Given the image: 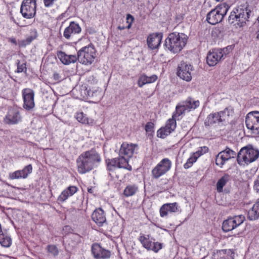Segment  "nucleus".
<instances>
[{
    "label": "nucleus",
    "mask_w": 259,
    "mask_h": 259,
    "mask_svg": "<svg viewBox=\"0 0 259 259\" xmlns=\"http://www.w3.org/2000/svg\"><path fill=\"white\" fill-rule=\"evenodd\" d=\"M163 247V244L158 242H153L152 246L150 250H152L154 252H158Z\"/></svg>",
    "instance_id": "obj_42"
},
{
    "label": "nucleus",
    "mask_w": 259,
    "mask_h": 259,
    "mask_svg": "<svg viewBox=\"0 0 259 259\" xmlns=\"http://www.w3.org/2000/svg\"><path fill=\"white\" fill-rule=\"evenodd\" d=\"M9 41L11 42V43H12L15 45H16L17 44V42L16 38H15L14 37L9 38Z\"/></svg>",
    "instance_id": "obj_51"
},
{
    "label": "nucleus",
    "mask_w": 259,
    "mask_h": 259,
    "mask_svg": "<svg viewBox=\"0 0 259 259\" xmlns=\"http://www.w3.org/2000/svg\"><path fill=\"white\" fill-rule=\"evenodd\" d=\"M177 117L173 116L166 121L165 126L159 128L157 132V136L164 139L166 137L174 132L177 126L176 119Z\"/></svg>",
    "instance_id": "obj_16"
},
{
    "label": "nucleus",
    "mask_w": 259,
    "mask_h": 259,
    "mask_svg": "<svg viewBox=\"0 0 259 259\" xmlns=\"http://www.w3.org/2000/svg\"><path fill=\"white\" fill-rule=\"evenodd\" d=\"M125 28V27H124V26H118L117 27V29H119V30H123Z\"/></svg>",
    "instance_id": "obj_52"
},
{
    "label": "nucleus",
    "mask_w": 259,
    "mask_h": 259,
    "mask_svg": "<svg viewBox=\"0 0 259 259\" xmlns=\"http://www.w3.org/2000/svg\"><path fill=\"white\" fill-rule=\"evenodd\" d=\"M32 172V166L28 164L25 166L22 170H17L9 175V178L11 180L25 179Z\"/></svg>",
    "instance_id": "obj_20"
},
{
    "label": "nucleus",
    "mask_w": 259,
    "mask_h": 259,
    "mask_svg": "<svg viewBox=\"0 0 259 259\" xmlns=\"http://www.w3.org/2000/svg\"><path fill=\"white\" fill-rule=\"evenodd\" d=\"M132 24H128V25L127 26L125 27V28H127V29H130L132 27Z\"/></svg>",
    "instance_id": "obj_54"
},
{
    "label": "nucleus",
    "mask_w": 259,
    "mask_h": 259,
    "mask_svg": "<svg viewBox=\"0 0 259 259\" xmlns=\"http://www.w3.org/2000/svg\"><path fill=\"white\" fill-rule=\"evenodd\" d=\"M188 36L184 33L174 32L168 34L164 46L166 49L174 54L180 52L186 46Z\"/></svg>",
    "instance_id": "obj_2"
},
{
    "label": "nucleus",
    "mask_w": 259,
    "mask_h": 259,
    "mask_svg": "<svg viewBox=\"0 0 259 259\" xmlns=\"http://www.w3.org/2000/svg\"><path fill=\"white\" fill-rule=\"evenodd\" d=\"M37 37V33L35 29L31 30L30 32V35L27 37L25 42V45H28L30 44L34 39H36Z\"/></svg>",
    "instance_id": "obj_39"
},
{
    "label": "nucleus",
    "mask_w": 259,
    "mask_h": 259,
    "mask_svg": "<svg viewBox=\"0 0 259 259\" xmlns=\"http://www.w3.org/2000/svg\"><path fill=\"white\" fill-rule=\"evenodd\" d=\"M231 47H227L223 49L212 50L207 54L206 61L210 66H214L217 65L223 58L224 55L229 53Z\"/></svg>",
    "instance_id": "obj_9"
},
{
    "label": "nucleus",
    "mask_w": 259,
    "mask_h": 259,
    "mask_svg": "<svg viewBox=\"0 0 259 259\" xmlns=\"http://www.w3.org/2000/svg\"><path fill=\"white\" fill-rule=\"evenodd\" d=\"M162 38V33H153L149 35L147 38V44L148 47L152 50L158 48L161 44Z\"/></svg>",
    "instance_id": "obj_23"
},
{
    "label": "nucleus",
    "mask_w": 259,
    "mask_h": 259,
    "mask_svg": "<svg viewBox=\"0 0 259 259\" xmlns=\"http://www.w3.org/2000/svg\"><path fill=\"white\" fill-rule=\"evenodd\" d=\"M233 252L231 249H222L217 251L212 259H233Z\"/></svg>",
    "instance_id": "obj_29"
},
{
    "label": "nucleus",
    "mask_w": 259,
    "mask_h": 259,
    "mask_svg": "<svg viewBox=\"0 0 259 259\" xmlns=\"http://www.w3.org/2000/svg\"><path fill=\"white\" fill-rule=\"evenodd\" d=\"M221 117V115H220L219 112L210 113L207 116L205 123H207L208 125L216 124H220L223 123Z\"/></svg>",
    "instance_id": "obj_28"
},
{
    "label": "nucleus",
    "mask_w": 259,
    "mask_h": 259,
    "mask_svg": "<svg viewBox=\"0 0 259 259\" xmlns=\"http://www.w3.org/2000/svg\"><path fill=\"white\" fill-rule=\"evenodd\" d=\"M47 252L50 255L56 256L59 254V250L55 245H49L47 247Z\"/></svg>",
    "instance_id": "obj_38"
},
{
    "label": "nucleus",
    "mask_w": 259,
    "mask_h": 259,
    "mask_svg": "<svg viewBox=\"0 0 259 259\" xmlns=\"http://www.w3.org/2000/svg\"><path fill=\"white\" fill-rule=\"evenodd\" d=\"M12 239L6 232L2 233L0 235V244L5 247H9L12 244Z\"/></svg>",
    "instance_id": "obj_35"
},
{
    "label": "nucleus",
    "mask_w": 259,
    "mask_h": 259,
    "mask_svg": "<svg viewBox=\"0 0 259 259\" xmlns=\"http://www.w3.org/2000/svg\"><path fill=\"white\" fill-rule=\"evenodd\" d=\"M229 8L230 7L226 3L218 6L207 14L206 20L211 25L221 22L226 15Z\"/></svg>",
    "instance_id": "obj_5"
},
{
    "label": "nucleus",
    "mask_w": 259,
    "mask_h": 259,
    "mask_svg": "<svg viewBox=\"0 0 259 259\" xmlns=\"http://www.w3.org/2000/svg\"><path fill=\"white\" fill-rule=\"evenodd\" d=\"M199 158V155H197L195 156L194 153H193L190 157L187 160L186 162L184 164V168L185 169H188L191 167L194 163H195L197 159Z\"/></svg>",
    "instance_id": "obj_37"
},
{
    "label": "nucleus",
    "mask_w": 259,
    "mask_h": 259,
    "mask_svg": "<svg viewBox=\"0 0 259 259\" xmlns=\"http://www.w3.org/2000/svg\"><path fill=\"white\" fill-rule=\"evenodd\" d=\"M17 70L15 71L17 73H21L23 72H26L27 68L26 64L25 62L21 63L20 61L18 60L17 62Z\"/></svg>",
    "instance_id": "obj_40"
},
{
    "label": "nucleus",
    "mask_w": 259,
    "mask_h": 259,
    "mask_svg": "<svg viewBox=\"0 0 259 259\" xmlns=\"http://www.w3.org/2000/svg\"><path fill=\"white\" fill-rule=\"evenodd\" d=\"M88 191H89V192H90L91 191V189H89V190H88Z\"/></svg>",
    "instance_id": "obj_55"
},
{
    "label": "nucleus",
    "mask_w": 259,
    "mask_h": 259,
    "mask_svg": "<svg viewBox=\"0 0 259 259\" xmlns=\"http://www.w3.org/2000/svg\"><path fill=\"white\" fill-rule=\"evenodd\" d=\"M77 60L84 65H90L96 57V50L93 46L89 45L80 49L77 52Z\"/></svg>",
    "instance_id": "obj_6"
},
{
    "label": "nucleus",
    "mask_w": 259,
    "mask_h": 259,
    "mask_svg": "<svg viewBox=\"0 0 259 259\" xmlns=\"http://www.w3.org/2000/svg\"><path fill=\"white\" fill-rule=\"evenodd\" d=\"M81 31L80 25L74 21H71L69 26L64 29L63 36L66 39H70L74 35L79 34Z\"/></svg>",
    "instance_id": "obj_21"
},
{
    "label": "nucleus",
    "mask_w": 259,
    "mask_h": 259,
    "mask_svg": "<svg viewBox=\"0 0 259 259\" xmlns=\"http://www.w3.org/2000/svg\"><path fill=\"white\" fill-rule=\"evenodd\" d=\"M220 115H221V118L223 122H228L230 117L233 115L234 111L231 107L226 108L224 110L219 112Z\"/></svg>",
    "instance_id": "obj_34"
},
{
    "label": "nucleus",
    "mask_w": 259,
    "mask_h": 259,
    "mask_svg": "<svg viewBox=\"0 0 259 259\" xmlns=\"http://www.w3.org/2000/svg\"><path fill=\"white\" fill-rule=\"evenodd\" d=\"M199 100L189 97L185 101L179 103L176 107L175 112L173 114V117H179L185 112H190L194 110L199 106Z\"/></svg>",
    "instance_id": "obj_7"
},
{
    "label": "nucleus",
    "mask_w": 259,
    "mask_h": 259,
    "mask_svg": "<svg viewBox=\"0 0 259 259\" xmlns=\"http://www.w3.org/2000/svg\"><path fill=\"white\" fill-rule=\"evenodd\" d=\"M126 19L127 23L131 24H132L134 21V17L129 14H127Z\"/></svg>",
    "instance_id": "obj_47"
},
{
    "label": "nucleus",
    "mask_w": 259,
    "mask_h": 259,
    "mask_svg": "<svg viewBox=\"0 0 259 259\" xmlns=\"http://www.w3.org/2000/svg\"><path fill=\"white\" fill-rule=\"evenodd\" d=\"M149 235L140 234L138 239L142 246L148 250H150L153 243L152 239H151Z\"/></svg>",
    "instance_id": "obj_30"
},
{
    "label": "nucleus",
    "mask_w": 259,
    "mask_h": 259,
    "mask_svg": "<svg viewBox=\"0 0 259 259\" xmlns=\"http://www.w3.org/2000/svg\"><path fill=\"white\" fill-rule=\"evenodd\" d=\"M57 1L58 0H44L45 6L48 8L51 7L54 5V3Z\"/></svg>",
    "instance_id": "obj_46"
},
{
    "label": "nucleus",
    "mask_w": 259,
    "mask_h": 259,
    "mask_svg": "<svg viewBox=\"0 0 259 259\" xmlns=\"http://www.w3.org/2000/svg\"><path fill=\"white\" fill-rule=\"evenodd\" d=\"M107 168L109 171H113L118 168L125 169L131 171L132 166L128 164V159L124 156H119L117 157L106 160Z\"/></svg>",
    "instance_id": "obj_8"
},
{
    "label": "nucleus",
    "mask_w": 259,
    "mask_h": 259,
    "mask_svg": "<svg viewBox=\"0 0 259 259\" xmlns=\"http://www.w3.org/2000/svg\"><path fill=\"white\" fill-rule=\"evenodd\" d=\"M92 219L93 221L99 226H103L106 221V219L103 210L99 208L96 209L92 213Z\"/></svg>",
    "instance_id": "obj_24"
},
{
    "label": "nucleus",
    "mask_w": 259,
    "mask_h": 259,
    "mask_svg": "<svg viewBox=\"0 0 259 259\" xmlns=\"http://www.w3.org/2000/svg\"><path fill=\"white\" fill-rule=\"evenodd\" d=\"M171 161L167 158L162 159L152 170L153 178L157 179L165 175L171 168Z\"/></svg>",
    "instance_id": "obj_10"
},
{
    "label": "nucleus",
    "mask_w": 259,
    "mask_h": 259,
    "mask_svg": "<svg viewBox=\"0 0 259 259\" xmlns=\"http://www.w3.org/2000/svg\"><path fill=\"white\" fill-rule=\"evenodd\" d=\"M251 11L246 6H240L234 9L228 19L229 22L235 27L244 26L248 21Z\"/></svg>",
    "instance_id": "obj_3"
},
{
    "label": "nucleus",
    "mask_w": 259,
    "mask_h": 259,
    "mask_svg": "<svg viewBox=\"0 0 259 259\" xmlns=\"http://www.w3.org/2000/svg\"><path fill=\"white\" fill-rule=\"evenodd\" d=\"M256 38L257 39H259V28H258L257 31H256Z\"/></svg>",
    "instance_id": "obj_53"
},
{
    "label": "nucleus",
    "mask_w": 259,
    "mask_h": 259,
    "mask_svg": "<svg viewBox=\"0 0 259 259\" xmlns=\"http://www.w3.org/2000/svg\"><path fill=\"white\" fill-rule=\"evenodd\" d=\"M249 220L253 221L259 218V199L254 204L248 212Z\"/></svg>",
    "instance_id": "obj_31"
},
{
    "label": "nucleus",
    "mask_w": 259,
    "mask_h": 259,
    "mask_svg": "<svg viewBox=\"0 0 259 259\" xmlns=\"http://www.w3.org/2000/svg\"><path fill=\"white\" fill-rule=\"evenodd\" d=\"M168 210L170 213L176 212L178 209V204L177 202L165 203Z\"/></svg>",
    "instance_id": "obj_41"
},
{
    "label": "nucleus",
    "mask_w": 259,
    "mask_h": 259,
    "mask_svg": "<svg viewBox=\"0 0 259 259\" xmlns=\"http://www.w3.org/2000/svg\"><path fill=\"white\" fill-rule=\"evenodd\" d=\"M92 253L95 259H108L111 256V252L103 248L98 243H94L92 245Z\"/></svg>",
    "instance_id": "obj_19"
},
{
    "label": "nucleus",
    "mask_w": 259,
    "mask_h": 259,
    "mask_svg": "<svg viewBox=\"0 0 259 259\" xmlns=\"http://www.w3.org/2000/svg\"><path fill=\"white\" fill-rule=\"evenodd\" d=\"M259 157V150L251 146L242 148L237 154V160L239 165L245 166L255 161Z\"/></svg>",
    "instance_id": "obj_4"
},
{
    "label": "nucleus",
    "mask_w": 259,
    "mask_h": 259,
    "mask_svg": "<svg viewBox=\"0 0 259 259\" xmlns=\"http://www.w3.org/2000/svg\"><path fill=\"white\" fill-rule=\"evenodd\" d=\"M208 151V148L206 146H203L200 147L199 149L194 153V155L196 156L197 155H199V157L202 155L203 154L207 153Z\"/></svg>",
    "instance_id": "obj_44"
},
{
    "label": "nucleus",
    "mask_w": 259,
    "mask_h": 259,
    "mask_svg": "<svg viewBox=\"0 0 259 259\" xmlns=\"http://www.w3.org/2000/svg\"><path fill=\"white\" fill-rule=\"evenodd\" d=\"M157 78L158 77L155 74L148 76L145 74H142L139 76L137 84L139 87L142 88L146 84L154 82L157 80Z\"/></svg>",
    "instance_id": "obj_27"
},
{
    "label": "nucleus",
    "mask_w": 259,
    "mask_h": 259,
    "mask_svg": "<svg viewBox=\"0 0 259 259\" xmlns=\"http://www.w3.org/2000/svg\"><path fill=\"white\" fill-rule=\"evenodd\" d=\"M137 148V145L136 144L123 143L119 150V155L120 156H126L129 160V158L132 157Z\"/></svg>",
    "instance_id": "obj_22"
},
{
    "label": "nucleus",
    "mask_w": 259,
    "mask_h": 259,
    "mask_svg": "<svg viewBox=\"0 0 259 259\" xmlns=\"http://www.w3.org/2000/svg\"><path fill=\"white\" fill-rule=\"evenodd\" d=\"M154 128V124L151 122H148L145 125V131L146 132H152Z\"/></svg>",
    "instance_id": "obj_45"
},
{
    "label": "nucleus",
    "mask_w": 259,
    "mask_h": 259,
    "mask_svg": "<svg viewBox=\"0 0 259 259\" xmlns=\"http://www.w3.org/2000/svg\"><path fill=\"white\" fill-rule=\"evenodd\" d=\"M76 119L80 123L84 124H92L93 123L92 119L88 117L87 115L82 112H76L75 115Z\"/></svg>",
    "instance_id": "obj_32"
},
{
    "label": "nucleus",
    "mask_w": 259,
    "mask_h": 259,
    "mask_svg": "<svg viewBox=\"0 0 259 259\" xmlns=\"http://www.w3.org/2000/svg\"><path fill=\"white\" fill-rule=\"evenodd\" d=\"M77 190L78 188L75 186H69L61 192L58 197V201L61 202H64L69 197L76 193Z\"/></svg>",
    "instance_id": "obj_26"
},
{
    "label": "nucleus",
    "mask_w": 259,
    "mask_h": 259,
    "mask_svg": "<svg viewBox=\"0 0 259 259\" xmlns=\"http://www.w3.org/2000/svg\"><path fill=\"white\" fill-rule=\"evenodd\" d=\"M236 152L226 147V149L219 152L215 157V164L222 167L227 161H228L232 158L235 157Z\"/></svg>",
    "instance_id": "obj_18"
},
{
    "label": "nucleus",
    "mask_w": 259,
    "mask_h": 259,
    "mask_svg": "<svg viewBox=\"0 0 259 259\" xmlns=\"http://www.w3.org/2000/svg\"><path fill=\"white\" fill-rule=\"evenodd\" d=\"M57 56L60 61L65 65L74 63L77 60V57L76 55H68L62 51L58 52Z\"/></svg>",
    "instance_id": "obj_25"
},
{
    "label": "nucleus",
    "mask_w": 259,
    "mask_h": 259,
    "mask_svg": "<svg viewBox=\"0 0 259 259\" xmlns=\"http://www.w3.org/2000/svg\"><path fill=\"white\" fill-rule=\"evenodd\" d=\"M22 121V116L19 109L16 108H10L4 118V122L9 125L18 124Z\"/></svg>",
    "instance_id": "obj_15"
},
{
    "label": "nucleus",
    "mask_w": 259,
    "mask_h": 259,
    "mask_svg": "<svg viewBox=\"0 0 259 259\" xmlns=\"http://www.w3.org/2000/svg\"><path fill=\"white\" fill-rule=\"evenodd\" d=\"M245 220V217L240 214L228 218L224 221L222 224V229L224 232H228L233 230L241 225Z\"/></svg>",
    "instance_id": "obj_13"
},
{
    "label": "nucleus",
    "mask_w": 259,
    "mask_h": 259,
    "mask_svg": "<svg viewBox=\"0 0 259 259\" xmlns=\"http://www.w3.org/2000/svg\"><path fill=\"white\" fill-rule=\"evenodd\" d=\"M254 189L256 192L259 193V175L254 182Z\"/></svg>",
    "instance_id": "obj_48"
},
{
    "label": "nucleus",
    "mask_w": 259,
    "mask_h": 259,
    "mask_svg": "<svg viewBox=\"0 0 259 259\" xmlns=\"http://www.w3.org/2000/svg\"><path fill=\"white\" fill-rule=\"evenodd\" d=\"M34 91L30 88H25L22 90L23 107L26 110L30 111L35 106Z\"/></svg>",
    "instance_id": "obj_14"
},
{
    "label": "nucleus",
    "mask_w": 259,
    "mask_h": 259,
    "mask_svg": "<svg viewBox=\"0 0 259 259\" xmlns=\"http://www.w3.org/2000/svg\"><path fill=\"white\" fill-rule=\"evenodd\" d=\"M139 187L136 184H130L125 187L123 194L126 197L133 196L137 193Z\"/></svg>",
    "instance_id": "obj_33"
},
{
    "label": "nucleus",
    "mask_w": 259,
    "mask_h": 259,
    "mask_svg": "<svg viewBox=\"0 0 259 259\" xmlns=\"http://www.w3.org/2000/svg\"><path fill=\"white\" fill-rule=\"evenodd\" d=\"M20 12L25 18L31 19L34 17L36 14L35 0H23L21 4Z\"/></svg>",
    "instance_id": "obj_12"
},
{
    "label": "nucleus",
    "mask_w": 259,
    "mask_h": 259,
    "mask_svg": "<svg viewBox=\"0 0 259 259\" xmlns=\"http://www.w3.org/2000/svg\"><path fill=\"white\" fill-rule=\"evenodd\" d=\"M230 180V176L228 174H225L217 182L216 185L217 190L218 192H223V187L226 185Z\"/></svg>",
    "instance_id": "obj_36"
},
{
    "label": "nucleus",
    "mask_w": 259,
    "mask_h": 259,
    "mask_svg": "<svg viewBox=\"0 0 259 259\" xmlns=\"http://www.w3.org/2000/svg\"><path fill=\"white\" fill-rule=\"evenodd\" d=\"M246 127L254 135L259 134V112L248 113L245 118Z\"/></svg>",
    "instance_id": "obj_11"
},
{
    "label": "nucleus",
    "mask_w": 259,
    "mask_h": 259,
    "mask_svg": "<svg viewBox=\"0 0 259 259\" xmlns=\"http://www.w3.org/2000/svg\"><path fill=\"white\" fill-rule=\"evenodd\" d=\"M169 212L167 205H166L165 204L162 205L160 208V216L162 218L166 217L168 215Z\"/></svg>",
    "instance_id": "obj_43"
},
{
    "label": "nucleus",
    "mask_w": 259,
    "mask_h": 259,
    "mask_svg": "<svg viewBox=\"0 0 259 259\" xmlns=\"http://www.w3.org/2000/svg\"><path fill=\"white\" fill-rule=\"evenodd\" d=\"M94 94H95V95H98L99 96V100L101 99V98H102L101 90H96L95 92H94L93 93V95H92L93 96H94Z\"/></svg>",
    "instance_id": "obj_49"
},
{
    "label": "nucleus",
    "mask_w": 259,
    "mask_h": 259,
    "mask_svg": "<svg viewBox=\"0 0 259 259\" xmlns=\"http://www.w3.org/2000/svg\"><path fill=\"white\" fill-rule=\"evenodd\" d=\"M101 155L94 149L82 152L76 159L77 171L85 174L97 167L101 163Z\"/></svg>",
    "instance_id": "obj_1"
},
{
    "label": "nucleus",
    "mask_w": 259,
    "mask_h": 259,
    "mask_svg": "<svg viewBox=\"0 0 259 259\" xmlns=\"http://www.w3.org/2000/svg\"><path fill=\"white\" fill-rule=\"evenodd\" d=\"M53 78L56 81H59L61 79V77L59 74L56 72L54 73Z\"/></svg>",
    "instance_id": "obj_50"
},
{
    "label": "nucleus",
    "mask_w": 259,
    "mask_h": 259,
    "mask_svg": "<svg viewBox=\"0 0 259 259\" xmlns=\"http://www.w3.org/2000/svg\"><path fill=\"white\" fill-rule=\"evenodd\" d=\"M192 70L193 67L191 65L182 62L178 67L177 75L183 80L189 82L192 79Z\"/></svg>",
    "instance_id": "obj_17"
}]
</instances>
